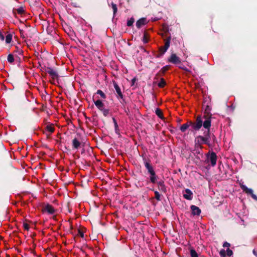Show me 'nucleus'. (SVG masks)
I'll list each match as a JSON object with an SVG mask.
<instances>
[{
    "instance_id": "cd10ccee",
    "label": "nucleus",
    "mask_w": 257,
    "mask_h": 257,
    "mask_svg": "<svg viewBox=\"0 0 257 257\" xmlns=\"http://www.w3.org/2000/svg\"><path fill=\"white\" fill-rule=\"evenodd\" d=\"M14 55L13 54H9L8 56V61L10 63H12L14 62L15 58H14Z\"/></svg>"
},
{
    "instance_id": "2eb2a0df",
    "label": "nucleus",
    "mask_w": 257,
    "mask_h": 257,
    "mask_svg": "<svg viewBox=\"0 0 257 257\" xmlns=\"http://www.w3.org/2000/svg\"><path fill=\"white\" fill-rule=\"evenodd\" d=\"M147 23V19L146 18H142L136 22V27L140 29L141 27Z\"/></svg>"
},
{
    "instance_id": "f3484780",
    "label": "nucleus",
    "mask_w": 257,
    "mask_h": 257,
    "mask_svg": "<svg viewBox=\"0 0 257 257\" xmlns=\"http://www.w3.org/2000/svg\"><path fill=\"white\" fill-rule=\"evenodd\" d=\"M13 54L16 57H18L19 59L20 60V58L19 57V55L22 56L23 54V51L19 47H16V49L13 51Z\"/></svg>"
},
{
    "instance_id": "e433bc0d",
    "label": "nucleus",
    "mask_w": 257,
    "mask_h": 257,
    "mask_svg": "<svg viewBox=\"0 0 257 257\" xmlns=\"http://www.w3.org/2000/svg\"><path fill=\"white\" fill-rule=\"evenodd\" d=\"M100 110L102 112L104 116H107L109 113V109H105L104 107L102 109H100Z\"/></svg>"
},
{
    "instance_id": "8fccbe9b",
    "label": "nucleus",
    "mask_w": 257,
    "mask_h": 257,
    "mask_svg": "<svg viewBox=\"0 0 257 257\" xmlns=\"http://www.w3.org/2000/svg\"><path fill=\"white\" fill-rule=\"evenodd\" d=\"M85 118H86V119H88L89 120H91L90 117H87L86 115H85Z\"/></svg>"
},
{
    "instance_id": "49530a36",
    "label": "nucleus",
    "mask_w": 257,
    "mask_h": 257,
    "mask_svg": "<svg viewBox=\"0 0 257 257\" xmlns=\"http://www.w3.org/2000/svg\"><path fill=\"white\" fill-rule=\"evenodd\" d=\"M78 234L82 237H84V233L80 229L78 230Z\"/></svg>"
},
{
    "instance_id": "58836bf2",
    "label": "nucleus",
    "mask_w": 257,
    "mask_h": 257,
    "mask_svg": "<svg viewBox=\"0 0 257 257\" xmlns=\"http://www.w3.org/2000/svg\"><path fill=\"white\" fill-rule=\"evenodd\" d=\"M226 254L229 257H230L233 254V251L231 249H230L229 248H228L226 249Z\"/></svg>"
},
{
    "instance_id": "603ef678",
    "label": "nucleus",
    "mask_w": 257,
    "mask_h": 257,
    "mask_svg": "<svg viewBox=\"0 0 257 257\" xmlns=\"http://www.w3.org/2000/svg\"><path fill=\"white\" fill-rule=\"evenodd\" d=\"M127 111H129V110H125V112L126 113H127V114H128V112H127Z\"/></svg>"
},
{
    "instance_id": "aec40b11",
    "label": "nucleus",
    "mask_w": 257,
    "mask_h": 257,
    "mask_svg": "<svg viewBox=\"0 0 257 257\" xmlns=\"http://www.w3.org/2000/svg\"><path fill=\"white\" fill-rule=\"evenodd\" d=\"M171 39V37L170 36L164 40L165 45H164V47H165V51H167L168 49V48H169Z\"/></svg>"
},
{
    "instance_id": "72a5a7b5",
    "label": "nucleus",
    "mask_w": 257,
    "mask_h": 257,
    "mask_svg": "<svg viewBox=\"0 0 257 257\" xmlns=\"http://www.w3.org/2000/svg\"><path fill=\"white\" fill-rule=\"evenodd\" d=\"M46 130L50 132V133H52L54 132L55 131V128L54 127V126H53V124H50V125H48L47 126H46Z\"/></svg>"
},
{
    "instance_id": "4be33fe9",
    "label": "nucleus",
    "mask_w": 257,
    "mask_h": 257,
    "mask_svg": "<svg viewBox=\"0 0 257 257\" xmlns=\"http://www.w3.org/2000/svg\"><path fill=\"white\" fill-rule=\"evenodd\" d=\"M190 120H188L187 122L183 124L180 127V130L181 132H185L186 130L190 126V124H189Z\"/></svg>"
},
{
    "instance_id": "4468645a",
    "label": "nucleus",
    "mask_w": 257,
    "mask_h": 257,
    "mask_svg": "<svg viewBox=\"0 0 257 257\" xmlns=\"http://www.w3.org/2000/svg\"><path fill=\"white\" fill-rule=\"evenodd\" d=\"M185 193L183 194V197L188 200H191L193 198V193L189 189L184 190Z\"/></svg>"
},
{
    "instance_id": "7c9ffc66",
    "label": "nucleus",
    "mask_w": 257,
    "mask_h": 257,
    "mask_svg": "<svg viewBox=\"0 0 257 257\" xmlns=\"http://www.w3.org/2000/svg\"><path fill=\"white\" fill-rule=\"evenodd\" d=\"M152 190L154 191L155 198L156 199V200L158 201H161V195L159 193V192L157 191L154 190V189H152Z\"/></svg>"
},
{
    "instance_id": "c9c22d12",
    "label": "nucleus",
    "mask_w": 257,
    "mask_h": 257,
    "mask_svg": "<svg viewBox=\"0 0 257 257\" xmlns=\"http://www.w3.org/2000/svg\"><path fill=\"white\" fill-rule=\"evenodd\" d=\"M97 94H99L102 98H106V96L105 93L101 90H98L96 92Z\"/></svg>"
},
{
    "instance_id": "39448f33",
    "label": "nucleus",
    "mask_w": 257,
    "mask_h": 257,
    "mask_svg": "<svg viewBox=\"0 0 257 257\" xmlns=\"http://www.w3.org/2000/svg\"><path fill=\"white\" fill-rule=\"evenodd\" d=\"M189 124L191 127V130L192 132H196L199 131L202 126H203L204 121L202 120V117L200 115H198L195 121L190 120Z\"/></svg>"
},
{
    "instance_id": "2f4dec72",
    "label": "nucleus",
    "mask_w": 257,
    "mask_h": 257,
    "mask_svg": "<svg viewBox=\"0 0 257 257\" xmlns=\"http://www.w3.org/2000/svg\"><path fill=\"white\" fill-rule=\"evenodd\" d=\"M148 37H149L148 34L146 32H145L144 33V36H143V41L144 43L146 44L148 42Z\"/></svg>"
},
{
    "instance_id": "1a4fd4ad",
    "label": "nucleus",
    "mask_w": 257,
    "mask_h": 257,
    "mask_svg": "<svg viewBox=\"0 0 257 257\" xmlns=\"http://www.w3.org/2000/svg\"><path fill=\"white\" fill-rule=\"evenodd\" d=\"M207 159L210 161L212 166H214L216 164L217 156L215 153L212 152L210 154H206Z\"/></svg>"
},
{
    "instance_id": "9b49d317",
    "label": "nucleus",
    "mask_w": 257,
    "mask_h": 257,
    "mask_svg": "<svg viewBox=\"0 0 257 257\" xmlns=\"http://www.w3.org/2000/svg\"><path fill=\"white\" fill-rule=\"evenodd\" d=\"M42 211L47 212L49 214H53L55 212V210L51 205L48 204L43 207Z\"/></svg>"
},
{
    "instance_id": "f257e3e1",
    "label": "nucleus",
    "mask_w": 257,
    "mask_h": 257,
    "mask_svg": "<svg viewBox=\"0 0 257 257\" xmlns=\"http://www.w3.org/2000/svg\"><path fill=\"white\" fill-rule=\"evenodd\" d=\"M14 167L10 161L0 163V178L9 177L14 173Z\"/></svg>"
},
{
    "instance_id": "b1692460",
    "label": "nucleus",
    "mask_w": 257,
    "mask_h": 257,
    "mask_svg": "<svg viewBox=\"0 0 257 257\" xmlns=\"http://www.w3.org/2000/svg\"><path fill=\"white\" fill-rule=\"evenodd\" d=\"M155 113H156V115L159 118H160L162 119H164V117L163 116V112H162V110L160 108H157L156 110H155Z\"/></svg>"
},
{
    "instance_id": "3c124183",
    "label": "nucleus",
    "mask_w": 257,
    "mask_h": 257,
    "mask_svg": "<svg viewBox=\"0 0 257 257\" xmlns=\"http://www.w3.org/2000/svg\"><path fill=\"white\" fill-rule=\"evenodd\" d=\"M253 253H254V254H255L256 256H257V254L255 253V251L254 250H253Z\"/></svg>"
},
{
    "instance_id": "a211bd4d",
    "label": "nucleus",
    "mask_w": 257,
    "mask_h": 257,
    "mask_svg": "<svg viewBox=\"0 0 257 257\" xmlns=\"http://www.w3.org/2000/svg\"><path fill=\"white\" fill-rule=\"evenodd\" d=\"M167 51H165V47L162 46L159 48L158 52L155 55V57L156 58H160Z\"/></svg>"
},
{
    "instance_id": "f8f14e48",
    "label": "nucleus",
    "mask_w": 257,
    "mask_h": 257,
    "mask_svg": "<svg viewBox=\"0 0 257 257\" xmlns=\"http://www.w3.org/2000/svg\"><path fill=\"white\" fill-rule=\"evenodd\" d=\"M210 107L208 105H207L204 111L203 118L205 119V120L209 119V120L211 121L212 114L210 113Z\"/></svg>"
},
{
    "instance_id": "c03bdc74",
    "label": "nucleus",
    "mask_w": 257,
    "mask_h": 257,
    "mask_svg": "<svg viewBox=\"0 0 257 257\" xmlns=\"http://www.w3.org/2000/svg\"><path fill=\"white\" fill-rule=\"evenodd\" d=\"M0 39L3 41L5 40L4 35L2 33L1 31H0Z\"/></svg>"
},
{
    "instance_id": "423d86ee",
    "label": "nucleus",
    "mask_w": 257,
    "mask_h": 257,
    "mask_svg": "<svg viewBox=\"0 0 257 257\" xmlns=\"http://www.w3.org/2000/svg\"><path fill=\"white\" fill-rule=\"evenodd\" d=\"M239 186L244 192L248 195H250L254 200L257 201V196L253 194V190L251 189L248 188L242 183H239Z\"/></svg>"
},
{
    "instance_id": "a878e982",
    "label": "nucleus",
    "mask_w": 257,
    "mask_h": 257,
    "mask_svg": "<svg viewBox=\"0 0 257 257\" xmlns=\"http://www.w3.org/2000/svg\"><path fill=\"white\" fill-rule=\"evenodd\" d=\"M13 35L11 34H8L6 37V43L10 44L12 41Z\"/></svg>"
},
{
    "instance_id": "c756f323",
    "label": "nucleus",
    "mask_w": 257,
    "mask_h": 257,
    "mask_svg": "<svg viewBox=\"0 0 257 257\" xmlns=\"http://www.w3.org/2000/svg\"><path fill=\"white\" fill-rule=\"evenodd\" d=\"M190 253L191 257H198V253L196 250L193 248L190 249Z\"/></svg>"
},
{
    "instance_id": "a19ab883",
    "label": "nucleus",
    "mask_w": 257,
    "mask_h": 257,
    "mask_svg": "<svg viewBox=\"0 0 257 257\" xmlns=\"http://www.w3.org/2000/svg\"><path fill=\"white\" fill-rule=\"evenodd\" d=\"M155 183H157V185H158V187L160 186V185L164 184V181L162 180H161L159 181H156V182Z\"/></svg>"
},
{
    "instance_id": "a18cd8bd",
    "label": "nucleus",
    "mask_w": 257,
    "mask_h": 257,
    "mask_svg": "<svg viewBox=\"0 0 257 257\" xmlns=\"http://www.w3.org/2000/svg\"><path fill=\"white\" fill-rule=\"evenodd\" d=\"M201 149H200L199 148H195V150H194V151L195 152V154H200V150H201Z\"/></svg>"
},
{
    "instance_id": "864d4df0",
    "label": "nucleus",
    "mask_w": 257,
    "mask_h": 257,
    "mask_svg": "<svg viewBox=\"0 0 257 257\" xmlns=\"http://www.w3.org/2000/svg\"><path fill=\"white\" fill-rule=\"evenodd\" d=\"M127 111H129V110H125V112L126 113H127V114H128V112H127Z\"/></svg>"
},
{
    "instance_id": "473e14b6",
    "label": "nucleus",
    "mask_w": 257,
    "mask_h": 257,
    "mask_svg": "<svg viewBox=\"0 0 257 257\" xmlns=\"http://www.w3.org/2000/svg\"><path fill=\"white\" fill-rule=\"evenodd\" d=\"M158 188L160 191L163 192L164 193H166L167 191L165 184H163L160 185V186L158 187Z\"/></svg>"
},
{
    "instance_id": "bb28decb",
    "label": "nucleus",
    "mask_w": 257,
    "mask_h": 257,
    "mask_svg": "<svg viewBox=\"0 0 257 257\" xmlns=\"http://www.w3.org/2000/svg\"><path fill=\"white\" fill-rule=\"evenodd\" d=\"M16 11L19 14L23 15L25 14V10L24 7H20V8L16 9Z\"/></svg>"
},
{
    "instance_id": "de8ad7c7",
    "label": "nucleus",
    "mask_w": 257,
    "mask_h": 257,
    "mask_svg": "<svg viewBox=\"0 0 257 257\" xmlns=\"http://www.w3.org/2000/svg\"><path fill=\"white\" fill-rule=\"evenodd\" d=\"M136 81H137V78L136 77H134L132 80V86L134 85V84L136 83Z\"/></svg>"
},
{
    "instance_id": "6ab92c4d",
    "label": "nucleus",
    "mask_w": 257,
    "mask_h": 257,
    "mask_svg": "<svg viewBox=\"0 0 257 257\" xmlns=\"http://www.w3.org/2000/svg\"><path fill=\"white\" fill-rule=\"evenodd\" d=\"M80 142L76 138H75L74 139H73L72 147L73 149H78L80 147Z\"/></svg>"
},
{
    "instance_id": "6e6552de",
    "label": "nucleus",
    "mask_w": 257,
    "mask_h": 257,
    "mask_svg": "<svg viewBox=\"0 0 257 257\" xmlns=\"http://www.w3.org/2000/svg\"><path fill=\"white\" fill-rule=\"evenodd\" d=\"M168 61L175 65L181 64V61L180 58L178 57L175 53L171 54L170 56L168 59Z\"/></svg>"
},
{
    "instance_id": "79ce46f5",
    "label": "nucleus",
    "mask_w": 257,
    "mask_h": 257,
    "mask_svg": "<svg viewBox=\"0 0 257 257\" xmlns=\"http://www.w3.org/2000/svg\"><path fill=\"white\" fill-rule=\"evenodd\" d=\"M23 226H24V228L26 230H29V225L28 223H24Z\"/></svg>"
},
{
    "instance_id": "412c9836",
    "label": "nucleus",
    "mask_w": 257,
    "mask_h": 257,
    "mask_svg": "<svg viewBox=\"0 0 257 257\" xmlns=\"http://www.w3.org/2000/svg\"><path fill=\"white\" fill-rule=\"evenodd\" d=\"M94 103L99 110L104 107V103L101 100L98 99L96 101H94Z\"/></svg>"
},
{
    "instance_id": "f704fd0d",
    "label": "nucleus",
    "mask_w": 257,
    "mask_h": 257,
    "mask_svg": "<svg viewBox=\"0 0 257 257\" xmlns=\"http://www.w3.org/2000/svg\"><path fill=\"white\" fill-rule=\"evenodd\" d=\"M135 22V19L132 17L130 20H128L127 22V26L128 27H131L133 25L134 23Z\"/></svg>"
},
{
    "instance_id": "09e8293b",
    "label": "nucleus",
    "mask_w": 257,
    "mask_h": 257,
    "mask_svg": "<svg viewBox=\"0 0 257 257\" xmlns=\"http://www.w3.org/2000/svg\"><path fill=\"white\" fill-rule=\"evenodd\" d=\"M20 32H21V37L23 38H25V37L24 36L23 33V31L22 30H20Z\"/></svg>"
},
{
    "instance_id": "c85d7f7f",
    "label": "nucleus",
    "mask_w": 257,
    "mask_h": 257,
    "mask_svg": "<svg viewBox=\"0 0 257 257\" xmlns=\"http://www.w3.org/2000/svg\"><path fill=\"white\" fill-rule=\"evenodd\" d=\"M166 83L164 78H161L160 79V81L158 84V87L160 88H163L165 85Z\"/></svg>"
},
{
    "instance_id": "7ed1b4c3",
    "label": "nucleus",
    "mask_w": 257,
    "mask_h": 257,
    "mask_svg": "<svg viewBox=\"0 0 257 257\" xmlns=\"http://www.w3.org/2000/svg\"><path fill=\"white\" fill-rule=\"evenodd\" d=\"M144 165L147 170L148 173L150 175V180L151 183L154 184L157 180L158 176L156 174L154 169L150 163V161H147L146 159H143Z\"/></svg>"
},
{
    "instance_id": "9d476101",
    "label": "nucleus",
    "mask_w": 257,
    "mask_h": 257,
    "mask_svg": "<svg viewBox=\"0 0 257 257\" xmlns=\"http://www.w3.org/2000/svg\"><path fill=\"white\" fill-rule=\"evenodd\" d=\"M46 72L51 76L53 80L58 79L59 77L57 71L51 67H47Z\"/></svg>"
},
{
    "instance_id": "5701e85b",
    "label": "nucleus",
    "mask_w": 257,
    "mask_h": 257,
    "mask_svg": "<svg viewBox=\"0 0 257 257\" xmlns=\"http://www.w3.org/2000/svg\"><path fill=\"white\" fill-rule=\"evenodd\" d=\"M110 5L113 10V17L114 18L117 12V5L113 2H111Z\"/></svg>"
},
{
    "instance_id": "4c0bfd02",
    "label": "nucleus",
    "mask_w": 257,
    "mask_h": 257,
    "mask_svg": "<svg viewBox=\"0 0 257 257\" xmlns=\"http://www.w3.org/2000/svg\"><path fill=\"white\" fill-rule=\"evenodd\" d=\"M219 254L221 256V257H225L226 256V251L224 249H222L219 251Z\"/></svg>"
},
{
    "instance_id": "dca6fc26",
    "label": "nucleus",
    "mask_w": 257,
    "mask_h": 257,
    "mask_svg": "<svg viewBox=\"0 0 257 257\" xmlns=\"http://www.w3.org/2000/svg\"><path fill=\"white\" fill-rule=\"evenodd\" d=\"M170 68V65H166L164 66L156 74L157 76H161L163 75H164L167 71H168Z\"/></svg>"
},
{
    "instance_id": "20e7f679",
    "label": "nucleus",
    "mask_w": 257,
    "mask_h": 257,
    "mask_svg": "<svg viewBox=\"0 0 257 257\" xmlns=\"http://www.w3.org/2000/svg\"><path fill=\"white\" fill-rule=\"evenodd\" d=\"M210 126H211V121L209 119L204 120L203 127L206 130L205 131V134L207 135L208 140L209 143H210L211 141H212L213 143L216 142L217 140L216 137L213 134L210 132Z\"/></svg>"
},
{
    "instance_id": "ea45409f",
    "label": "nucleus",
    "mask_w": 257,
    "mask_h": 257,
    "mask_svg": "<svg viewBox=\"0 0 257 257\" xmlns=\"http://www.w3.org/2000/svg\"><path fill=\"white\" fill-rule=\"evenodd\" d=\"M223 247H228L230 246V244L226 241L224 242L223 244Z\"/></svg>"
},
{
    "instance_id": "393cba45",
    "label": "nucleus",
    "mask_w": 257,
    "mask_h": 257,
    "mask_svg": "<svg viewBox=\"0 0 257 257\" xmlns=\"http://www.w3.org/2000/svg\"><path fill=\"white\" fill-rule=\"evenodd\" d=\"M112 120H113V122L114 125L115 133L117 134H119V128H118V125L117 121L114 117L112 118Z\"/></svg>"
},
{
    "instance_id": "0eeeda50",
    "label": "nucleus",
    "mask_w": 257,
    "mask_h": 257,
    "mask_svg": "<svg viewBox=\"0 0 257 257\" xmlns=\"http://www.w3.org/2000/svg\"><path fill=\"white\" fill-rule=\"evenodd\" d=\"M113 84L114 86V88L116 93V97L118 99H121L123 102H125V100L123 98V95L121 91V89L117 83L115 81H113Z\"/></svg>"
},
{
    "instance_id": "ddd939ff",
    "label": "nucleus",
    "mask_w": 257,
    "mask_h": 257,
    "mask_svg": "<svg viewBox=\"0 0 257 257\" xmlns=\"http://www.w3.org/2000/svg\"><path fill=\"white\" fill-rule=\"evenodd\" d=\"M190 209L191 210V213L194 216H199L201 213V209L195 205H192L190 206Z\"/></svg>"
},
{
    "instance_id": "37998d69",
    "label": "nucleus",
    "mask_w": 257,
    "mask_h": 257,
    "mask_svg": "<svg viewBox=\"0 0 257 257\" xmlns=\"http://www.w3.org/2000/svg\"><path fill=\"white\" fill-rule=\"evenodd\" d=\"M180 65L178 66V67L181 69H183V70H186V71H188V69L186 68V67H185V66H184L182 64H180Z\"/></svg>"
},
{
    "instance_id": "f03ea898",
    "label": "nucleus",
    "mask_w": 257,
    "mask_h": 257,
    "mask_svg": "<svg viewBox=\"0 0 257 257\" xmlns=\"http://www.w3.org/2000/svg\"><path fill=\"white\" fill-rule=\"evenodd\" d=\"M195 148H199L200 149H202V144L207 145L208 147L212 146L211 143H209L207 135L205 134V131L204 132L203 136H198L195 138Z\"/></svg>"
},
{
    "instance_id": "5fc2aeb1",
    "label": "nucleus",
    "mask_w": 257,
    "mask_h": 257,
    "mask_svg": "<svg viewBox=\"0 0 257 257\" xmlns=\"http://www.w3.org/2000/svg\"><path fill=\"white\" fill-rule=\"evenodd\" d=\"M13 13H14L15 14V13L14 12V10H13Z\"/></svg>"
}]
</instances>
